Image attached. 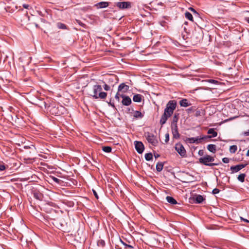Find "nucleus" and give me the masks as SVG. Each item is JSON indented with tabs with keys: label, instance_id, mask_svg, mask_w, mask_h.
Returning a JSON list of instances; mask_svg holds the SVG:
<instances>
[{
	"label": "nucleus",
	"instance_id": "f257e3e1",
	"mask_svg": "<svg viewBox=\"0 0 249 249\" xmlns=\"http://www.w3.org/2000/svg\"><path fill=\"white\" fill-rule=\"evenodd\" d=\"M43 104L44 107L47 109V110H49L52 115L60 116L63 114L65 111V108L62 106L55 105L54 104L49 105L45 102H43Z\"/></svg>",
	"mask_w": 249,
	"mask_h": 249
},
{
	"label": "nucleus",
	"instance_id": "f03ea898",
	"mask_svg": "<svg viewBox=\"0 0 249 249\" xmlns=\"http://www.w3.org/2000/svg\"><path fill=\"white\" fill-rule=\"evenodd\" d=\"M102 87L99 85H95L93 86V94L91 95L94 99H105L107 96V93L102 91Z\"/></svg>",
	"mask_w": 249,
	"mask_h": 249
},
{
	"label": "nucleus",
	"instance_id": "7ed1b4c3",
	"mask_svg": "<svg viewBox=\"0 0 249 249\" xmlns=\"http://www.w3.org/2000/svg\"><path fill=\"white\" fill-rule=\"evenodd\" d=\"M214 161V157L209 155H205L199 159L200 163L208 166H216L219 164L218 163H213Z\"/></svg>",
	"mask_w": 249,
	"mask_h": 249
},
{
	"label": "nucleus",
	"instance_id": "20e7f679",
	"mask_svg": "<svg viewBox=\"0 0 249 249\" xmlns=\"http://www.w3.org/2000/svg\"><path fill=\"white\" fill-rule=\"evenodd\" d=\"M176 106L177 102L175 100L169 101L166 104L164 113L168 115V116H171L174 110L176 109Z\"/></svg>",
	"mask_w": 249,
	"mask_h": 249
},
{
	"label": "nucleus",
	"instance_id": "39448f33",
	"mask_svg": "<svg viewBox=\"0 0 249 249\" xmlns=\"http://www.w3.org/2000/svg\"><path fill=\"white\" fill-rule=\"evenodd\" d=\"M211 136H203L201 137H192L188 138L186 139V142L190 143L199 144L208 138H211Z\"/></svg>",
	"mask_w": 249,
	"mask_h": 249
},
{
	"label": "nucleus",
	"instance_id": "423d86ee",
	"mask_svg": "<svg viewBox=\"0 0 249 249\" xmlns=\"http://www.w3.org/2000/svg\"><path fill=\"white\" fill-rule=\"evenodd\" d=\"M145 137L147 141L153 146H156L158 143V141L156 136L150 132L145 133Z\"/></svg>",
	"mask_w": 249,
	"mask_h": 249
},
{
	"label": "nucleus",
	"instance_id": "0eeeda50",
	"mask_svg": "<svg viewBox=\"0 0 249 249\" xmlns=\"http://www.w3.org/2000/svg\"><path fill=\"white\" fill-rule=\"evenodd\" d=\"M175 150L177 151V152L179 154V155L181 157H186V151L183 145L180 142H178L176 143L175 145Z\"/></svg>",
	"mask_w": 249,
	"mask_h": 249
},
{
	"label": "nucleus",
	"instance_id": "6e6552de",
	"mask_svg": "<svg viewBox=\"0 0 249 249\" xmlns=\"http://www.w3.org/2000/svg\"><path fill=\"white\" fill-rule=\"evenodd\" d=\"M116 5L120 9H129L131 7V2L130 1L117 2Z\"/></svg>",
	"mask_w": 249,
	"mask_h": 249
},
{
	"label": "nucleus",
	"instance_id": "1a4fd4ad",
	"mask_svg": "<svg viewBox=\"0 0 249 249\" xmlns=\"http://www.w3.org/2000/svg\"><path fill=\"white\" fill-rule=\"evenodd\" d=\"M171 128L173 138L178 139L180 138V134L178 133V127L177 124H171Z\"/></svg>",
	"mask_w": 249,
	"mask_h": 249
},
{
	"label": "nucleus",
	"instance_id": "9d476101",
	"mask_svg": "<svg viewBox=\"0 0 249 249\" xmlns=\"http://www.w3.org/2000/svg\"><path fill=\"white\" fill-rule=\"evenodd\" d=\"M134 145L137 152L139 154H142L144 149V146L142 142L136 141L134 142Z\"/></svg>",
	"mask_w": 249,
	"mask_h": 249
},
{
	"label": "nucleus",
	"instance_id": "9b49d317",
	"mask_svg": "<svg viewBox=\"0 0 249 249\" xmlns=\"http://www.w3.org/2000/svg\"><path fill=\"white\" fill-rule=\"evenodd\" d=\"M120 96L123 98L122 103L124 106H128L131 104V99L129 96L124 94H121Z\"/></svg>",
	"mask_w": 249,
	"mask_h": 249
},
{
	"label": "nucleus",
	"instance_id": "f8f14e48",
	"mask_svg": "<svg viewBox=\"0 0 249 249\" xmlns=\"http://www.w3.org/2000/svg\"><path fill=\"white\" fill-rule=\"evenodd\" d=\"M247 164H240L235 166H232L231 167L230 169L232 171V173L237 172L242 169L246 167Z\"/></svg>",
	"mask_w": 249,
	"mask_h": 249
},
{
	"label": "nucleus",
	"instance_id": "ddd939ff",
	"mask_svg": "<svg viewBox=\"0 0 249 249\" xmlns=\"http://www.w3.org/2000/svg\"><path fill=\"white\" fill-rule=\"evenodd\" d=\"M129 89V86L128 85H125L124 83L121 84L118 88V92H122L123 93H125Z\"/></svg>",
	"mask_w": 249,
	"mask_h": 249
},
{
	"label": "nucleus",
	"instance_id": "4468645a",
	"mask_svg": "<svg viewBox=\"0 0 249 249\" xmlns=\"http://www.w3.org/2000/svg\"><path fill=\"white\" fill-rule=\"evenodd\" d=\"M179 105L181 107H187L191 105V103L186 99H183L179 101Z\"/></svg>",
	"mask_w": 249,
	"mask_h": 249
},
{
	"label": "nucleus",
	"instance_id": "2eb2a0df",
	"mask_svg": "<svg viewBox=\"0 0 249 249\" xmlns=\"http://www.w3.org/2000/svg\"><path fill=\"white\" fill-rule=\"evenodd\" d=\"M34 197L38 200H41L43 198V195L39 191H34L33 193Z\"/></svg>",
	"mask_w": 249,
	"mask_h": 249
},
{
	"label": "nucleus",
	"instance_id": "dca6fc26",
	"mask_svg": "<svg viewBox=\"0 0 249 249\" xmlns=\"http://www.w3.org/2000/svg\"><path fill=\"white\" fill-rule=\"evenodd\" d=\"M170 117V116H168V115H167L166 113H163V114L161 116V117L160 121V123L161 126H162L164 124H165L168 118Z\"/></svg>",
	"mask_w": 249,
	"mask_h": 249
},
{
	"label": "nucleus",
	"instance_id": "f3484780",
	"mask_svg": "<svg viewBox=\"0 0 249 249\" xmlns=\"http://www.w3.org/2000/svg\"><path fill=\"white\" fill-rule=\"evenodd\" d=\"M142 98V95L140 94H137L133 96V101L135 102H141Z\"/></svg>",
	"mask_w": 249,
	"mask_h": 249
},
{
	"label": "nucleus",
	"instance_id": "a211bd4d",
	"mask_svg": "<svg viewBox=\"0 0 249 249\" xmlns=\"http://www.w3.org/2000/svg\"><path fill=\"white\" fill-rule=\"evenodd\" d=\"M109 5V2L106 1H102L98 3L96 6L99 8L107 7Z\"/></svg>",
	"mask_w": 249,
	"mask_h": 249
},
{
	"label": "nucleus",
	"instance_id": "6ab92c4d",
	"mask_svg": "<svg viewBox=\"0 0 249 249\" xmlns=\"http://www.w3.org/2000/svg\"><path fill=\"white\" fill-rule=\"evenodd\" d=\"M207 149L209 151L213 153H215L216 152V145L213 144H210L207 146Z\"/></svg>",
	"mask_w": 249,
	"mask_h": 249
},
{
	"label": "nucleus",
	"instance_id": "aec40b11",
	"mask_svg": "<svg viewBox=\"0 0 249 249\" xmlns=\"http://www.w3.org/2000/svg\"><path fill=\"white\" fill-rule=\"evenodd\" d=\"M166 199L167 201V202L170 204H177V201L175 199H174L173 197L167 196L166 197Z\"/></svg>",
	"mask_w": 249,
	"mask_h": 249
},
{
	"label": "nucleus",
	"instance_id": "412c9836",
	"mask_svg": "<svg viewBox=\"0 0 249 249\" xmlns=\"http://www.w3.org/2000/svg\"><path fill=\"white\" fill-rule=\"evenodd\" d=\"M208 134H211L212 137H215L217 135V133L214 130L213 128H210L208 131Z\"/></svg>",
	"mask_w": 249,
	"mask_h": 249
},
{
	"label": "nucleus",
	"instance_id": "4be33fe9",
	"mask_svg": "<svg viewBox=\"0 0 249 249\" xmlns=\"http://www.w3.org/2000/svg\"><path fill=\"white\" fill-rule=\"evenodd\" d=\"M163 167V163L161 162H159L156 165V170L158 172L162 171Z\"/></svg>",
	"mask_w": 249,
	"mask_h": 249
},
{
	"label": "nucleus",
	"instance_id": "5701e85b",
	"mask_svg": "<svg viewBox=\"0 0 249 249\" xmlns=\"http://www.w3.org/2000/svg\"><path fill=\"white\" fill-rule=\"evenodd\" d=\"M195 199H196V203H201L203 201L204 199L202 196H201L200 195H198L196 196Z\"/></svg>",
	"mask_w": 249,
	"mask_h": 249
},
{
	"label": "nucleus",
	"instance_id": "b1692460",
	"mask_svg": "<svg viewBox=\"0 0 249 249\" xmlns=\"http://www.w3.org/2000/svg\"><path fill=\"white\" fill-rule=\"evenodd\" d=\"M143 115L139 111H135L134 114V117L136 118H142Z\"/></svg>",
	"mask_w": 249,
	"mask_h": 249
},
{
	"label": "nucleus",
	"instance_id": "393cba45",
	"mask_svg": "<svg viewBox=\"0 0 249 249\" xmlns=\"http://www.w3.org/2000/svg\"><path fill=\"white\" fill-rule=\"evenodd\" d=\"M185 17L186 18L190 21H193V17L191 13L189 12H186L185 13Z\"/></svg>",
	"mask_w": 249,
	"mask_h": 249
},
{
	"label": "nucleus",
	"instance_id": "a878e982",
	"mask_svg": "<svg viewBox=\"0 0 249 249\" xmlns=\"http://www.w3.org/2000/svg\"><path fill=\"white\" fill-rule=\"evenodd\" d=\"M145 159L147 161H150L153 159V155L151 153H148L145 154Z\"/></svg>",
	"mask_w": 249,
	"mask_h": 249
},
{
	"label": "nucleus",
	"instance_id": "bb28decb",
	"mask_svg": "<svg viewBox=\"0 0 249 249\" xmlns=\"http://www.w3.org/2000/svg\"><path fill=\"white\" fill-rule=\"evenodd\" d=\"M57 27L59 29H67V26L65 24L62 23L61 22L57 23Z\"/></svg>",
	"mask_w": 249,
	"mask_h": 249
},
{
	"label": "nucleus",
	"instance_id": "cd10ccee",
	"mask_svg": "<svg viewBox=\"0 0 249 249\" xmlns=\"http://www.w3.org/2000/svg\"><path fill=\"white\" fill-rule=\"evenodd\" d=\"M102 150L105 152L110 153L111 151L112 148L110 146H103L102 147Z\"/></svg>",
	"mask_w": 249,
	"mask_h": 249
},
{
	"label": "nucleus",
	"instance_id": "c85d7f7f",
	"mask_svg": "<svg viewBox=\"0 0 249 249\" xmlns=\"http://www.w3.org/2000/svg\"><path fill=\"white\" fill-rule=\"evenodd\" d=\"M245 177L246 175L245 174H241L238 176L237 178L238 180H239L241 182H243L245 181Z\"/></svg>",
	"mask_w": 249,
	"mask_h": 249
},
{
	"label": "nucleus",
	"instance_id": "c756f323",
	"mask_svg": "<svg viewBox=\"0 0 249 249\" xmlns=\"http://www.w3.org/2000/svg\"><path fill=\"white\" fill-rule=\"evenodd\" d=\"M237 149V146L235 145H233L230 146V151L231 153H235Z\"/></svg>",
	"mask_w": 249,
	"mask_h": 249
},
{
	"label": "nucleus",
	"instance_id": "7c9ffc66",
	"mask_svg": "<svg viewBox=\"0 0 249 249\" xmlns=\"http://www.w3.org/2000/svg\"><path fill=\"white\" fill-rule=\"evenodd\" d=\"M178 121V118L176 115H175L173 118V121L171 123V124H177V122Z\"/></svg>",
	"mask_w": 249,
	"mask_h": 249
},
{
	"label": "nucleus",
	"instance_id": "2f4dec72",
	"mask_svg": "<svg viewBox=\"0 0 249 249\" xmlns=\"http://www.w3.org/2000/svg\"><path fill=\"white\" fill-rule=\"evenodd\" d=\"M103 88H104V89L106 91L109 90V89H110V86H108V85H107V84H105V85L103 86Z\"/></svg>",
	"mask_w": 249,
	"mask_h": 249
},
{
	"label": "nucleus",
	"instance_id": "473e14b6",
	"mask_svg": "<svg viewBox=\"0 0 249 249\" xmlns=\"http://www.w3.org/2000/svg\"><path fill=\"white\" fill-rule=\"evenodd\" d=\"M119 92L118 91L115 96V99L116 100H117L118 102L120 101V97H121L120 95H121V94H120Z\"/></svg>",
	"mask_w": 249,
	"mask_h": 249
},
{
	"label": "nucleus",
	"instance_id": "72a5a7b5",
	"mask_svg": "<svg viewBox=\"0 0 249 249\" xmlns=\"http://www.w3.org/2000/svg\"><path fill=\"white\" fill-rule=\"evenodd\" d=\"M165 142L166 143H167L169 142V133H167L165 134Z\"/></svg>",
	"mask_w": 249,
	"mask_h": 249
},
{
	"label": "nucleus",
	"instance_id": "f704fd0d",
	"mask_svg": "<svg viewBox=\"0 0 249 249\" xmlns=\"http://www.w3.org/2000/svg\"><path fill=\"white\" fill-rule=\"evenodd\" d=\"M76 22L77 23L80 25L81 26L83 27H84L85 28L86 27V25L82 23L81 21H80L79 20H76Z\"/></svg>",
	"mask_w": 249,
	"mask_h": 249
},
{
	"label": "nucleus",
	"instance_id": "c9c22d12",
	"mask_svg": "<svg viewBox=\"0 0 249 249\" xmlns=\"http://www.w3.org/2000/svg\"><path fill=\"white\" fill-rule=\"evenodd\" d=\"M222 160V161L225 163H228L229 162V159L228 158H223Z\"/></svg>",
	"mask_w": 249,
	"mask_h": 249
},
{
	"label": "nucleus",
	"instance_id": "e433bc0d",
	"mask_svg": "<svg viewBox=\"0 0 249 249\" xmlns=\"http://www.w3.org/2000/svg\"><path fill=\"white\" fill-rule=\"evenodd\" d=\"M213 194H217L218 193H219V190L217 188H214L213 190Z\"/></svg>",
	"mask_w": 249,
	"mask_h": 249
},
{
	"label": "nucleus",
	"instance_id": "4c0bfd02",
	"mask_svg": "<svg viewBox=\"0 0 249 249\" xmlns=\"http://www.w3.org/2000/svg\"><path fill=\"white\" fill-rule=\"evenodd\" d=\"M6 168L4 164H0V171H4Z\"/></svg>",
	"mask_w": 249,
	"mask_h": 249
},
{
	"label": "nucleus",
	"instance_id": "58836bf2",
	"mask_svg": "<svg viewBox=\"0 0 249 249\" xmlns=\"http://www.w3.org/2000/svg\"><path fill=\"white\" fill-rule=\"evenodd\" d=\"M53 179L54 182H55L56 183H59L60 181V180L59 179H58L55 177H54L53 178Z\"/></svg>",
	"mask_w": 249,
	"mask_h": 249
},
{
	"label": "nucleus",
	"instance_id": "ea45409f",
	"mask_svg": "<svg viewBox=\"0 0 249 249\" xmlns=\"http://www.w3.org/2000/svg\"><path fill=\"white\" fill-rule=\"evenodd\" d=\"M92 192H93V193L95 196V197L97 198V199H98L99 198V197H98V194L97 193V192H96L95 190H92Z\"/></svg>",
	"mask_w": 249,
	"mask_h": 249
},
{
	"label": "nucleus",
	"instance_id": "a19ab883",
	"mask_svg": "<svg viewBox=\"0 0 249 249\" xmlns=\"http://www.w3.org/2000/svg\"><path fill=\"white\" fill-rule=\"evenodd\" d=\"M209 82L211 83H213V84H216V83H218V81H216V80H213V79H210L209 80Z\"/></svg>",
	"mask_w": 249,
	"mask_h": 249
},
{
	"label": "nucleus",
	"instance_id": "79ce46f5",
	"mask_svg": "<svg viewBox=\"0 0 249 249\" xmlns=\"http://www.w3.org/2000/svg\"><path fill=\"white\" fill-rule=\"evenodd\" d=\"M198 154L199 155V156H203V154H204V151L203 150H199L198 152Z\"/></svg>",
	"mask_w": 249,
	"mask_h": 249
},
{
	"label": "nucleus",
	"instance_id": "37998d69",
	"mask_svg": "<svg viewBox=\"0 0 249 249\" xmlns=\"http://www.w3.org/2000/svg\"><path fill=\"white\" fill-rule=\"evenodd\" d=\"M189 9L191 10L196 15H198V13L194 8L190 7L189 8Z\"/></svg>",
	"mask_w": 249,
	"mask_h": 249
},
{
	"label": "nucleus",
	"instance_id": "c03bdc74",
	"mask_svg": "<svg viewBox=\"0 0 249 249\" xmlns=\"http://www.w3.org/2000/svg\"><path fill=\"white\" fill-rule=\"evenodd\" d=\"M243 135L245 136H249V130H248L247 131H244L243 132Z\"/></svg>",
	"mask_w": 249,
	"mask_h": 249
},
{
	"label": "nucleus",
	"instance_id": "a18cd8bd",
	"mask_svg": "<svg viewBox=\"0 0 249 249\" xmlns=\"http://www.w3.org/2000/svg\"><path fill=\"white\" fill-rule=\"evenodd\" d=\"M23 7L25 9H29V8L30 7V5L27 4H23Z\"/></svg>",
	"mask_w": 249,
	"mask_h": 249
},
{
	"label": "nucleus",
	"instance_id": "49530a36",
	"mask_svg": "<svg viewBox=\"0 0 249 249\" xmlns=\"http://www.w3.org/2000/svg\"><path fill=\"white\" fill-rule=\"evenodd\" d=\"M108 105L110 106H111L113 108H115V105H114V103H111V102H109V103H108Z\"/></svg>",
	"mask_w": 249,
	"mask_h": 249
},
{
	"label": "nucleus",
	"instance_id": "de8ad7c7",
	"mask_svg": "<svg viewBox=\"0 0 249 249\" xmlns=\"http://www.w3.org/2000/svg\"><path fill=\"white\" fill-rule=\"evenodd\" d=\"M241 220L242 221H245L246 222H247V223H249V221L248 220L246 219H244V218H243L242 217H241Z\"/></svg>",
	"mask_w": 249,
	"mask_h": 249
},
{
	"label": "nucleus",
	"instance_id": "09e8293b",
	"mask_svg": "<svg viewBox=\"0 0 249 249\" xmlns=\"http://www.w3.org/2000/svg\"><path fill=\"white\" fill-rule=\"evenodd\" d=\"M122 242L125 248V249H127V246H128L129 245H128V244H126V243H124V242Z\"/></svg>",
	"mask_w": 249,
	"mask_h": 249
},
{
	"label": "nucleus",
	"instance_id": "8fccbe9b",
	"mask_svg": "<svg viewBox=\"0 0 249 249\" xmlns=\"http://www.w3.org/2000/svg\"><path fill=\"white\" fill-rule=\"evenodd\" d=\"M127 248L129 249H133L134 248V247L132 245H129L128 246H127Z\"/></svg>",
	"mask_w": 249,
	"mask_h": 249
},
{
	"label": "nucleus",
	"instance_id": "3c124183",
	"mask_svg": "<svg viewBox=\"0 0 249 249\" xmlns=\"http://www.w3.org/2000/svg\"><path fill=\"white\" fill-rule=\"evenodd\" d=\"M154 156H155V158L156 159V158H159L160 156L159 154H154Z\"/></svg>",
	"mask_w": 249,
	"mask_h": 249
},
{
	"label": "nucleus",
	"instance_id": "603ef678",
	"mask_svg": "<svg viewBox=\"0 0 249 249\" xmlns=\"http://www.w3.org/2000/svg\"><path fill=\"white\" fill-rule=\"evenodd\" d=\"M245 19L246 21H247L248 23H249V18H246Z\"/></svg>",
	"mask_w": 249,
	"mask_h": 249
},
{
	"label": "nucleus",
	"instance_id": "864d4df0",
	"mask_svg": "<svg viewBox=\"0 0 249 249\" xmlns=\"http://www.w3.org/2000/svg\"><path fill=\"white\" fill-rule=\"evenodd\" d=\"M246 155H247V156H249V149L248 150V151H247V154H246Z\"/></svg>",
	"mask_w": 249,
	"mask_h": 249
},
{
	"label": "nucleus",
	"instance_id": "5fc2aeb1",
	"mask_svg": "<svg viewBox=\"0 0 249 249\" xmlns=\"http://www.w3.org/2000/svg\"><path fill=\"white\" fill-rule=\"evenodd\" d=\"M36 27H38V25L37 24H36Z\"/></svg>",
	"mask_w": 249,
	"mask_h": 249
},
{
	"label": "nucleus",
	"instance_id": "6e6d98bb",
	"mask_svg": "<svg viewBox=\"0 0 249 249\" xmlns=\"http://www.w3.org/2000/svg\"><path fill=\"white\" fill-rule=\"evenodd\" d=\"M198 113H197V112H196V115H198Z\"/></svg>",
	"mask_w": 249,
	"mask_h": 249
},
{
	"label": "nucleus",
	"instance_id": "4d7b16f0",
	"mask_svg": "<svg viewBox=\"0 0 249 249\" xmlns=\"http://www.w3.org/2000/svg\"><path fill=\"white\" fill-rule=\"evenodd\" d=\"M198 113H197V112H196V115H198Z\"/></svg>",
	"mask_w": 249,
	"mask_h": 249
}]
</instances>
